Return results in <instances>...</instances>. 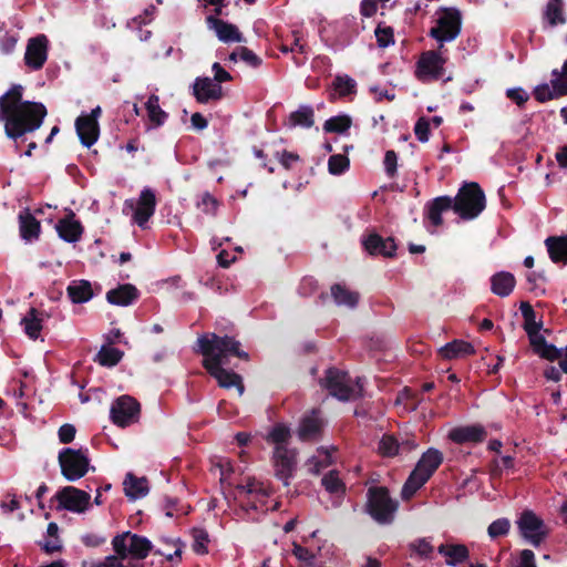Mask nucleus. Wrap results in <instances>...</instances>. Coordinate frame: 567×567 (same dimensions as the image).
<instances>
[{
  "label": "nucleus",
  "mask_w": 567,
  "mask_h": 567,
  "mask_svg": "<svg viewBox=\"0 0 567 567\" xmlns=\"http://www.w3.org/2000/svg\"><path fill=\"white\" fill-rule=\"evenodd\" d=\"M441 16L436 21V27L432 28L429 35L440 42V50L444 48V42L455 40L462 30V14L456 8H441Z\"/></svg>",
  "instance_id": "6e6552de"
},
{
  "label": "nucleus",
  "mask_w": 567,
  "mask_h": 567,
  "mask_svg": "<svg viewBox=\"0 0 567 567\" xmlns=\"http://www.w3.org/2000/svg\"><path fill=\"white\" fill-rule=\"evenodd\" d=\"M470 557L468 548L463 544H451V548L446 556V564L449 566H457Z\"/></svg>",
  "instance_id": "a18cd8bd"
},
{
  "label": "nucleus",
  "mask_w": 567,
  "mask_h": 567,
  "mask_svg": "<svg viewBox=\"0 0 567 567\" xmlns=\"http://www.w3.org/2000/svg\"><path fill=\"white\" fill-rule=\"evenodd\" d=\"M538 355L548 361H555L561 358V350L554 344L546 343L539 351Z\"/></svg>",
  "instance_id": "338daca9"
},
{
  "label": "nucleus",
  "mask_w": 567,
  "mask_h": 567,
  "mask_svg": "<svg viewBox=\"0 0 567 567\" xmlns=\"http://www.w3.org/2000/svg\"><path fill=\"white\" fill-rule=\"evenodd\" d=\"M486 436V430L480 424L458 426L449 433L450 440L456 444L481 443Z\"/></svg>",
  "instance_id": "412c9836"
},
{
  "label": "nucleus",
  "mask_w": 567,
  "mask_h": 567,
  "mask_svg": "<svg viewBox=\"0 0 567 567\" xmlns=\"http://www.w3.org/2000/svg\"><path fill=\"white\" fill-rule=\"evenodd\" d=\"M350 167V159L344 154H333L328 159V171L331 175H342Z\"/></svg>",
  "instance_id": "de8ad7c7"
},
{
  "label": "nucleus",
  "mask_w": 567,
  "mask_h": 567,
  "mask_svg": "<svg viewBox=\"0 0 567 567\" xmlns=\"http://www.w3.org/2000/svg\"><path fill=\"white\" fill-rule=\"evenodd\" d=\"M145 109L147 117L154 127L162 126L166 122L168 114L159 106L158 95L151 94L145 103Z\"/></svg>",
  "instance_id": "72a5a7b5"
},
{
  "label": "nucleus",
  "mask_w": 567,
  "mask_h": 567,
  "mask_svg": "<svg viewBox=\"0 0 567 567\" xmlns=\"http://www.w3.org/2000/svg\"><path fill=\"white\" fill-rule=\"evenodd\" d=\"M240 508L249 514L250 511L254 512H262L266 513L268 511L267 499H262L261 497L249 496V497H238Z\"/></svg>",
  "instance_id": "09e8293b"
},
{
  "label": "nucleus",
  "mask_w": 567,
  "mask_h": 567,
  "mask_svg": "<svg viewBox=\"0 0 567 567\" xmlns=\"http://www.w3.org/2000/svg\"><path fill=\"white\" fill-rule=\"evenodd\" d=\"M455 214L463 220H472L481 215L486 207V197L482 187L476 182H466L452 198Z\"/></svg>",
  "instance_id": "20e7f679"
},
{
  "label": "nucleus",
  "mask_w": 567,
  "mask_h": 567,
  "mask_svg": "<svg viewBox=\"0 0 567 567\" xmlns=\"http://www.w3.org/2000/svg\"><path fill=\"white\" fill-rule=\"evenodd\" d=\"M199 351L204 357L203 367L210 377L216 379L218 385L224 389L235 386L243 395L245 385L243 378L225 365L229 363L230 357H236L244 361H249V353L241 350V343L234 336L207 333L197 339Z\"/></svg>",
  "instance_id": "f257e3e1"
},
{
  "label": "nucleus",
  "mask_w": 567,
  "mask_h": 567,
  "mask_svg": "<svg viewBox=\"0 0 567 567\" xmlns=\"http://www.w3.org/2000/svg\"><path fill=\"white\" fill-rule=\"evenodd\" d=\"M379 453L383 457H393L400 453L399 441L392 435H383L379 443Z\"/></svg>",
  "instance_id": "8fccbe9b"
},
{
  "label": "nucleus",
  "mask_w": 567,
  "mask_h": 567,
  "mask_svg": "<svg viewBox=\"0 0 567 567\" xmlns=\"http://www.w3.org/2000/svg\"><path fill=\"white\" fill-rule=\"evenodd\" d=\"M320 385L324 388L330 395L340 401H349L354 394V389L350 385L348 372L333 367L327 369L324 378L320 380Z\"/></svg>",
  "instance_id": "f8f14e48"
},
{
  "label": "nucleus",
  "mask_w": 567,
  "mask_h": 567,
  "mask_svg": "<svg viewBox=\"0 0 567 567\" xmlns=\"http://www.w3.org/2000/svg\"><path fill=\"white\" fill-rule=\"evenodd\" d=\"M516 523L520 535L535 547L540 546L549 535L544 520L532 511H524Z\"/></svg>",
  "instance_id": "9d476101"
},
{
  "label": "nucleus",
  "mask_w": 567,
  "mask_h": 567,
  "mask_svg": "<svg viewBox=\"0 0 567 567\" xmlns=\"http://www.w3.org/2000/svg\"><path fill=\"white\" fill-rule=\"evenodd\" d=\"M453 209L452 197L439 196L426 205V216L431 224L439 227L443 224L442 213Z\"/></svg>",
  "instance_id": "cd10ccee"
},
{
  "label": "nucleus",
  "mask_w": 567,
  "mask_h": 567,
  "mask_svg": "<svg viewBox=\"0 0 567 567\" xmlns=\"http://www.w3.org/2000/svg\"><path fill=\"white\" fill-rule=\"evenodd\" d=\"M506 96L518 106H523L529 99L528 93L522 87L508 89L506 91Z\"/></svg>",
  "instance_id": "052dcab7"
},
{
  "label": "nucleus",
  "mask_w": 567,
  "mask_h": 567,
  "mask_svg": "<svg viewBox=\"0 0 567 567\" xmlns=\"http://www.w3.org/2000/svg\"><path fill=\"white\" fill-rule=\"evenodd\" d=\"M352 124L348 115H338L328 118L323 124V130L329 133H344Z\"/></svg>",
  "instance_id": "c03bdc74"
},
{
  "label": "nucleus",
  "mask_w": 567,
  "mask_h": 567,
  "mask_svg": "<svg viewBox=\"0 0 567 567\" xmlns=\"http://www.w3.org/2000/svg\"><path fill=\"white\" fill-rule=\"evenodd\" d=\"M361 243L364 250L371 256L393 258L398 249L393 237L383 238L375 231L363 236Z\"/></svg>",
  "instance_id": "2eb2a0df"
},
{
  "label": "nucleus",
  "mask_w": 567,
  "mask_h": 567,
  "mask_svg": "<svg viewBox=\"0 0 567 567\" xmlns=\"http://www.w3.org/2000/svg\"><path fill=\"white\" fill-rule=\"evenodd\" d=\"M124 353L117 348L103 346L97 352L96 361L102 367H115L123 358Z\"/></svg>",
  "instance_id": "a19ab883"
},
{
  "label": "nucleus",
  "mask_w": 567,
  "mask_h": 567,
  "mask_svg": "<svg viewBox=\"0 0 567 567\" xmlns=\"http://www.w3.org/2000/svg\"><path fill=\"white\" fill-rule=\"evenodd\" d=\"M237 497H249L256 496L267 499L272 495L274 491L269 486H266L262 482L257 481L254 477H248L245 484L236 486Z\"/></svg>",
  "instance_id": "bb28decb"
},
{
  "label": "nucleus",
  "mask_w": 567,
  "mask_h": 567,
  "mask_svg": "<svg viewBox=\"0 0 567 567\" xmlns=\"http://www.w3.org/2000/svg\"><path fill=\"white\" fill-rule=\"evenodd\" d=\"M125 495L131 499L143 497L148 493L146 478H137L132 473H128L124 481Z\"/></svg>",
  "instance_id": "f704fd0d"
},
{
  "label": "nucleus",
  "mask_w": 567,
  "mask_h": 567,
  "mask_svg": "<svg viewBox=\"0 0 567 567\" xmlns=\"http://www.w3.org/2000/svg\"><path fill=\"white\" fill-rule=\"evenodd\" d=\"M156 208V196L155 193L145 187L137 200L136 208L133 214V219L141 228H145L150 218L154 215Z\"/></svg>",
  "instance_id": "6ab92c4d"
},
{
  "label": "nucleus",
  "mask_w": 567,
  "mask_h": 567,
  "mask_svg": "<svg viewBox=\"0 0 567 567\" xmlns=\"http://www.w3.org/2000/svg\"><path fill=\"white\" fill-rule=\"evenodd\" d=\"M408 548L410 550V557L415 555L420 559H431L434 551V547L431 544L430 538L426 537L417 538L411 542L408 545Z\"/></svg>",
  "instance_id": "ea45409f"
},
{
  "label": "nucleus",
  "mask_w": 567,
  "mask_h": 567,
  "mask_svg": "<svg viewBox=\"0 0 567 567\" xmlns=\"http://www.w3.org/2000/svg\"><path fill=\"white\" fill-rule=\"evenodd\" d=\"M109 303L120 307H127L140 298L138 289L132 284H122L106 292Z\"/></svg>",
  "instance_id": "4be33fe9"
},
{
  "label": "nucleus",
  "mask_w": 567,
  "mask_h": 567,
  "mask_svg": "<svg viewBox=\"0 0 567 567\" xmlns=\"http://www.w3.org/2000/svg\"><path fill=\"white\" fill-rule=\"evenodd\" d=\"M192 536H193V550L198 555H205L208 553L207 545L209 543V536L206 529L194 527L192 529Z\"/></svg>",
  "instance_id": "49530a36"
},
{
  "label": "nucleus",
  "mask_w": 567,
  "mask_h": 567,
  "mask_svg": "<svg viewBox=\"0 0 567 567\" xmlns=\"http://www.w3.org/2000/svg\"><path fill=\"white\" fill-rule=\"evenodd\" d=\"M544 20L550 27H556L558 24L566 23V17L564 13V1L563 0H549L546 4L544 14Z\"/></svg>",
  "instance_id": "e433bc0d"
},
{
  "label": "nucleus",
  "mask_w": 567,
  "mask_h": 567,
  "mask_svg": "<svg viewBox=\"0 0 567 567\" xmlns=\"http://www.w3.org/2000/svg\"><path fill=\"white\" fill-rule=\"evenodd\" d=\"M275 156L282 165V167L287 171H290L293 164L300 161V156L297 153L289 152L286 150L282 151L281 153L276 152Z\"/></svg>",
  "instance_id": "6e6d98bb"
},
{
  "label": "nucleus",
  "mask_w": 567,
  "mask_h": 567,
  "mask_svg": "<svg viewBox=\"0 0 567 567\" xmlns=\"http://www.w3.org/2000/svg\"><path fill=\"white\" fill-rule=\"evenodd\" d=\"M545 245L553 262L567 264V237L550 236L545 240Z\"/></svg>",
  "instance_id": "7c9ffc66"
},
{
  "label": "nucleus",
  "mask_w": 567,
  "mask_h": 567,
  "mask_svg": "<svg viewBox=\"0 0 567 567\" xmlns=\"http://www.w3.org/2000/svg\"><path fill=\"white\" fill-rule=\"evenodd\" d=\"M55 228L60 238L66 243L79 241L83 234V226L79 220H75V214L72 210L58 221Z\"/></svg>",
  "instance_id": "5701e85b"
},
{
  "label": "nucleus",
  "mask_w": 567,
  "mask_h": 567,
  "mask_svg": "<svg viewBox=\"0 0 567 567\" xmlns=\"http://www.w3.org/2000/svg\"><path fill=\"white\" fill-rule=\"evenodd\" d=\"M206 22L209 28L215 31L218 40L224 43L245 41L239 29L233 23L226 22L214 16H208L206 18Z\"/></svg>",
  "instance_id": "aec40b11"
},
{
  "label": "nucleus",
  "mask_w": 567,
  "mask_h": 567,
  "mask_svg": "<svg viewBox=\"0 0 567 567\" xmlns=\"http://www.w3.org/2000/svg\"><path fill=\"white\" fill-rule=\"evenodd\" d=\"M559 80L556 76H551L550 85L547 83L537 85L533 92L536 101L545 103L547 101L566 96L567 92H563L559 86Z\"/></svg>",
  "instance_id": "2f4dec72"
},
{
  "label": "nucleus",
  "mask_w": 567,
  "mask_h": 567,
  "mask_svg": "<svg viewBox=\"0 0 567 567\" xmlns=\"http://www.w3.org/2000/svg\"><path fill=\"white\" fill-rule=\"evenodd\" d=\"M58 461L61 474L69 482H75L84 477L90 468V458L86 449H62L59 452Z\"/></svg>",
  "instance_id": "0eeeda50"
},
{
  "label": "nucleus",
  "mask_w": 567,
  "mask_h": 567,
  "mask_svg": "<svg viewBox=\"0 0 567 567\" xmlns=\"http://www.w3.org/2000/svg\"><path fill=\"white\" fill-rule=\"evenodd\" d=\"M443 462V453L436 449H429L422 454L414 470L403 484L401 497L411 499L414 494L431 478Z\"/></svg>",
  "instance_id": "7ed1b4c3"
},
{
  "label": "nucleus",
  "mask_w": 567,
  "mask_h": 567,
  "mask_svg": "<svg viewBox=\"0 0 567 567\" xmlns=\"http://www.w3.org/2000/svg\"><path fill=\"white\" fill-rule=\"evenodd\" d=\"M384 168L389 177H394L398 168V155L393 150H389L384 155Z\"/></svg>",
  "instance_id": "bf43d9fd"
},
{
  "label": "nucleus",
  "mask_w": 567,
  "mask_h": 567,
  "mask_svg": "<svg viewBox=\"0 0 567 567\" xmlns=\"http://www.w3.org/2000/svg\"><path fill=\"white\" fill-rule=\"evenodd\" d=\"M399 502L391 497L385 486H371L367 491L365 512L380 525L392 524Z\"/></svg>",
  "instance_id": "39448f33"
},
{
  "label": "nucleus",
  "mask_w": 567,
  "mask_h": 567,
  "mask_svg": "<svg viewBox=\"0 0 567 567\" xmlns=\"http://www.w3.org/2000/svg\"><path fill=\"white\" fill-rule=\"evenodd\" d=\"M122 560L117 554L109 555L103 560L91 563L90 567H124ZM83 567H85V563Z\"/></svg>",
  "instance_id": "680f3d73"
},
{
  "label": "nucleus",
  "mask_w": 567,
  "mask_h": 567,
  "mask_svg": "<svg viewBox=\"0 0 567 567\" xmlns=\"http://www.w3.org/2000/svg\"><path fill=\"white\" fill-rule=\"evenodd\" d=\"M239 58L246 62L248 65L252 68H258L261 65V59L250 49L247 47H239L238 48Z\"/></svg>",
  "instance_id": "13d9d810"
},
{
  "label": "nucleus",
  "mask_w": 567,
  "mask_h": 567,
  "mask_svg": "<svg viewBox=\"0 0 567 567\" xmlns=\"http://www.w3.org/2000/svg\"><path fill=\"white\" fill-rule=\"evenodd\" d=\"M75 433L76 429L74 425L69 423L63 424L62 426H60L58 432L59 441L63 444H69L74 440Z\"/></svg>",
  "instance_id": "0e129e2a"
},
{
  "label": "nucleus",
  "mask_w": 567,
  "mask_h": 567,
  "mask_svg": "<svg viewBox=\"0 0 567 567\" xmlns=\"http://www.w3.org/2000/svg\"><path fill=\"white\" fill-rule=\"evenodd\" d=\"M75 130L80 142L85 147H91L100 135L99 123L85 118L82 115L75 120Z\"/></svg>",
  "instance_id": "b1692460"
},
{
  "label": "nucleus",
  "mask_w": 567,
  "mask_h": 567,
  "mask_svg": "<svg viewBox=\"0 0 567 567\" xmlns=\"http://www.w3.org/2000/svg\"><path fill=\"white\" fill-rule=\"evenodd\" d=\"M112 547L115 554L122 559H145L153 551L152 542L145 536L124 532L112 539Z\"/></svg>",
  "instance_id": "423d86ee"
},
{
  "label": "nucleus",
  "mask_w": 567,
  "mask_h": 567,
  "mask_svg": "<svg viewBox=\"0 0 567 567\" xmlns=\"http://www.w3.org/2000/svg\"><path fill=\"white\" fill-rule=\"evenodd\" d=\"M515 286L516 279L512 272L498 271L491 277V290L501 298L509 296Z\"/></svg>",
  "instance_id": "a878e982"
},
{
  "label": "nucleus",
  "mask_w": 567,
  "mask_h": 567,
  "mask_svg": "<svg viewBox=\"0 0 567 567\" xmlns=\"http://www.w3.org/2000/svg\"><path fill=\"white\" fill-rule=\"evenodd\" d=\"M23 86L14 84L0 96V121L6 135L18 148L19 138L38 130L47 116V107L40 102L22 101Z\"/></svg>",
  "instance_id": "f03ea898"
},
{
  "label": "nucleus",
  "mask_w": 567,
  "mask_h": 567,
  "mask_svg": "<svg viewBox=\"0 0 567 567\" xmlns=\"http://www.w3.org/2000/svg\"><path fill=\"white\" fill-rule=\"evenodd\" d=\"M48 58V39L41 34L29 40V43L24 53L25 65L38 71L42 69Z\"/></svg>",
  "instance_id": "dca6fc26"
},
{
  "label": "nucleus",
  "mask_w": 567,
  "mask_h": 567,
  "mask_svg": "<svg viewBox=\"0 0 567 567\" xmlns=\"http://www.w3.org/2000/svg\"><path fill=\"white\" fill-rule=\"evenodd\" d=\"M292 554L298 560L305 561L309 565H311L315 559V555L310 549L296 543L293 544Z\"/></svg>",
  "instance_id": "e2e57ef3"
},
{
  "label": "nucleus",
  "mask_w": 567,
  "mask_h": 567,
  "mask_svg": "<svg viewBox=\"0 0 567 567\" xmlns=\"http://www.w3.org/2000/svg\"><path fill=\"white\" fill-rule=\"evenodd\" d=\"M515 567H537L534 551L532 549L520 550L519 558Z\"/></svg>",
  "instance_id": "69168bd1"
},
{
  "label": "nucleus",
  "mask_w": 567,
  "mask_h": 567,
  "mask_svg": "<svg viewBox=\"0 0 567 567\" xmlns=\"http://www.w3.org/2000/svg\"><path fill=\"white\" fill-rule=\"evenodd\" d=\"M25 334L32 339H38L42 330L41 313L35 308H30L27 316L21 320Z\"/></svg>",
  "instance_id": "4c0bfd02"
},
{
  "label": "nucleus",
  "mask_w": 567,
  "mask_h": 567,
  "mask_svg": "<svg viewBox=\"0 0 567 567\" xmlns=\"http://www.w3.org/2000/svg\"><path fill=\"white\" fill-rule=\"evenodd\" d=\"M315 124V112L309 105H301L295 112H291L288 120L290 127L301 126L309 128Z\"/></svg>",
  "instance_id": "c9c22d12"
},
{
  "label": "nucleus",
  "mask_w": 567,
  "mask_h": 567,
  "mask_svg": "<svg viewBox=\"0 0 567 567\" xmlns=\"http://www.w3.org/2000/svg\"><path fill=\"white\" fill-rule=\"evenodd\" d=\"M324 422L319 410H312L303 415L298 426V437L302 442L317 441L321 437Z\"/></svg>",
  "instance_id": "f3484780"
},
{
  "label": "nucleus",
  "mask_w": 567,
  "mask_h": 567,
  "mask_svg": "<svg viewBox=\"0 0 567 567\" xmlns=\"http://www.w3.org/2000/svg\"><path fill=\"white\" fill-rule=\"evenodd\" d=\"M321 483L330 494H343L346 492V485L339 477V473L334 470L324 474Z\"/></svg>",
  "instance_id": "37998d69"
},
{
  "label": "nucleus",
  "mask_w": 567,
  "mask_h": 567,
  "mask_svg": "<svg viewBox=\"0 0 567 567\" xmlns=\"http://www.w3.org/2000/svg\"><path fill=\"white\" fill-rule=\"evenodd\" d=\"M374 33L380 48H386L394 42L393 29L391 27L378 25Z\"/></svg>",
  "instance_id": "864d4df0"
},
{
  "label": "nucleus",
  "mask_w": 567,
  "mask_h": 567,
  "mask_svg": "<svg viewBox=\"0 0 567 567\" xmlns=\"http://www.w3.org/2000/svg\"><path fill=\"white\" fill-rule=\"evenodd\" d=\"M66 292L73 303H84L93 297L91 282L84 279L71 281Z\"/></svg>",
  "instance_id": "c756f323"
},
{
  "label": "nucleus",
  "mask_w": 567,
  "mask_h": 567,
  "mask_svg": "<svg viewBox=\"0 0 567 567\" xmlns=\"http://www.w3.org/2000/svg\"><path fill=\"white\" fill-rule=\"evenodd\" d=\"M331 297L336 305L346 306L351 309L357 307L360 298L358 292L349 290L341 284H334L331 286Z\"/></svg>",
  "instance_id": "473e14b6"
},
{
  "label": "nucleus",
  "mask_w": 567,
  "mask_h": 567,
  "mask_svg": "<svg viewBox=\"0 0 567 567\" xmlns=\"http://www.w3.org/2000/svg\"><path fill=\"white\" fill-rule=\"evenodd\" d=\"M511 523L507 518H498L489 524L487 534L491 538L506 536L509 532Z\"/></svg>",
  "instance_id": "3c124183"
},
{
  "label": "nucleus",
  "mask_w": 567,
  "mask_h": 567,
  "mask_svg": "<svg viewBox=\"0 0 567 567\" xmlns=\"http://www.w3.org/2000/svg\"><path fill=\"white\" fill-rule=\"evenodd\" d=\"M107 538L105 535L97 533H85L81 536V542L89 548H97L106 543Z\"/></svg>",
  "instance_id": "4d7b16f0"
},
{
  "label": "nucleus",
  "mask_w": 567,
  "mask_h": 567,
  "mask_svg": "<svg viewBox=\"0 0 567 567\" xmlns=\"http://www.w3.org/2000/svg\"><path fill=\"white\" fill-rule=\"evenodd\" d=\"M19 230L25 241L37 240L41 233V223L25 209L19 214Z\"/></svg>",
  "instance_id": "393cba45"
},
{
  "label": "nucleus",
  "mask_w": 567,
  "mask_h": 567,
  "mask_svg": "<svg viewBox=\"0 0 567 567\" xmlns=\"http://www.w3.org/2000/svg\"><path fill=\"white\" fill-rule=\"evenodd\" d=\"M193 95L200 104H207L210 101H219L223 99L221 85L214 82L208 76L196 78L193 84Z\"/></svg>",
  "instance_id": "a211bd4d"
},
{
  "label": "nucleus",
  "mask_w": 567,
  "mask_h": 567,
  "mask_svg": "<svg viewBox=\"0 0 567 567\" xmlns=\"http://www.w3.org/2000/svg\"><path fill=\"white\" fill-rule=\"evenodd\" d=\"M414 134L421 143H425L430 138V120L422 116L414 125Z\"/></svg>",
  "instance_id": "5fc2aeb1"
},
{
  "label": "nucleus",
  "mask_w": 567,
  "mask_h": 567,
  "mask_svg": "<svg viewBox=\"0 0 567 567\" xmlns=\"http://www.w3.org/2000/svg\"><path fill=\"white\" fill-rule=\"evenodd\" d=\"M198 208L205 214H214L217 208V200L209 193H205L202 196V200L198 203Z\"/></svg>",
  "instance_id": "774afa93"
},
{
  "label": "nucleus",
  "mask_w": 567,
  "mask_h": 567,
  "mask_svg": "<svg viewBox=\"0 0 567 567\" xmlns=\"http://www.w3.org/2000/svg\"><path fill=\"white\" fill-rule=\"evenodd\" d=\"M475 353L473 344L464 340L455 339L440 349L443 359L452 360L461 357H467Z\"/></svg>",
  "instance_id": "c85d7f7f"
},
{
  "label": "nucleus",
  "mask_w": 567,
  "mask_h": 567,
  "mask_svg": "<svg viewBox=\"0 0 567 567\" xmlns=\"http://www.w3.org/2000/svg\"><path fill=\"white\" fill-rule=\"evenodd\" d=\"M519 309L524 318V329L526 333H528V331L538 332L542 328V322L536 321V312L530 303L523 301Z\"/></svg>",
  "instance_id": "79ce46f5"
},
{
  "label": "nucleus",
  "mask_w": 567,
  "mask_h": 567,
  "mask_svg": "<svg viewBox=\"0 0 567 567\" xmlns=\"http://www.w3.org/2000/svg\"><path fill=\"white\" fill-rule=\"evenodd\" d=\"M333 87L340 96H347L354 92L355 82L349 76H337L333 81Z\"/></svg>",
  "instance_id": "603ef678"
},
{
  "label": "nucleus",
  "mask_w": 567,
  "mask_h": 567,
  "mask_svg": "<svg viewBox=\"0 0 567 567\" xmlns=\"http://www.w3.org/2000/svg\"><path fill=\"white\" fill-rule=\"evenodd\" d=\"M447 59L442 55L441 50L425 51L416 62L415 75L422 81H437L444 76Z\"/></svg>",
  "instance_id": "1a4fd4ad"
},
{
  "label": "nucleus",
  "mask_w": 567,
  "mask_h": 567,
  "mask_svg": "<svg viewBox=\"0 0 567 567\" xmlns=\"http://www.w3.org/2000/svg\"><path fill=\"white\" fill-rule=\"evenodd\" d=\"M271 462L276 478L288 487L297 470V451L289 447H275Z\"/></svg>",
  "instance_id": "ddd939ff"
},
{
  "label": "nucleus",
  "mask_w": 567,
  "mask_h": 567,
  "mask_svg": "<svg viewBox=\"0 0 567 567\" xmlns=\"http://www.w3.org/2000/svg\"><path fill=\"white\" fill-rule=\"evenodd\" d=\"M141 405L138 401L130 395H121L111 405V421L120 426L126 427L138 421Z\"/></svg>",
  "instance_id": "9b49d317"
},
{
  "label": "nucleus",
  "mask_w": 567,
  "mask_h": 567,
  "mask_svg": "<svg viewBox=\"0 0 567 567\" xmlns=\"http://www.w3.org/2000/svg\"><path fill=\"white\" fill-rule=\"evenodd\" d=\"M54 498L59 503V509L83 513L90 505L91 495L74 486H65L54 495Z\"/></svg>",
  "instance_id": "4468645a"
},
{
  "label": "nucleus",
  "mask_w": 567,
  "mask_h": 567,
  "mask_svg": "<svg viewBox=\"0 0 567 567\" xmlns=\"http://www.w3.org/2000/svg\"><path fill=\"white\" fill-rule=\"evenodd\" d=\"M290 437V429L284 423H277L267 434L266 441L274 444L275 447H288Z\"/></svg>",
  "instance_id": "58836bf2"
}]
</instances>
